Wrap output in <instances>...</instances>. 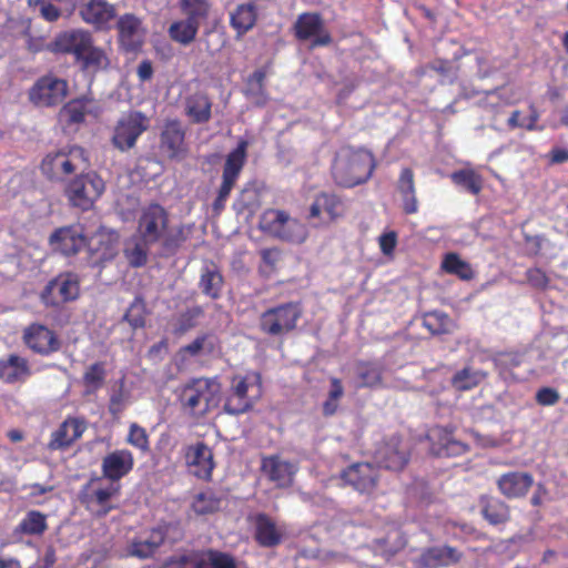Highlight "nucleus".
Masks as SVG:
<instances>
[{"label": "nucleus", "instance_id": "774afa93", "mask_svg": "<svg viewBox=\"0 0 568 568\" xmlns=\"http://www.w3.org/2000/svg\"><path fill=\"white\" fill-rule=\"evenodd\" d=\"M397 243V235L395 232L384 233L379 236V247L385 255H389Z\"/></svg>", "mask_w": 568, "mask_h": 568}, {"label": "nucleus", "instance_id": "a878e982", "mask_svg": "<svg viewBox=\"0 0 568 568\" xmlns=\"http://www.w3.org/2000/svg\"><path fill=\"white\" fill-rule=\"evenodd\" d=\"M432 453L438 457L460 456L468 450V446L453 437V432L447 427L436 426L429 434Z\"/></svg>", "mask_w": 568, "mask_h": 568}, {"label": "nucleus", "instance_id": "dca6fc26", "mask_svg": "<svg viewBox=\"0 0 568 568\" xmlns=\"http://www.w3.org/2000/svg\"><path fill=\"white\" fill-rule=\"evenodd\" d=\"M185 464L190 471L199 479L211 480L215 467L212 449L204 443L197 442L185 448Z\"/></svg>", "mask_w": 568, "mask_h": 568}, {"label": "nucleus", "instance_id": "f8f14e48", "mask_svg": "<svg viewBox=\"0 0 568 568\" xmlns=\"http://www.w3.org/2000/svg\"><path fill=\"white\" fill-rule=\"evenodd\" d=\"M248 143L245 140L239 142L237 146L231 151L225 160L222 173V183L217 191V196L213 202V210L220 213L227 197L231 194L246 161Z\"/></svg>", "mask_w": 568, "mask_h": 568}, {"label": "nucleus", "instance_id": "9d476101", "mask_svg": "<svg viewBox=\"0 0 568 568\" xmlns=\"http://www.w3.org/2000/svg\"><path fill=\"white\" fill-rule=\"evenodd\" d=\"M149 126L150 119L141 111L132 110L122 114L113 128L111 138L113 148L120 152L132 150Z\"/></svg>", "mask_w": 568, "mask_h": 568}, {"label": "nucleus", "instance_id": "72a5a7b5", "mask_svg": "<svg viewBox=\"0 0 568 568\" xmlns=\"http://www.w3.org/2000/svg\"><path fill=\"white\" fill-rule=\"evenodd\" d=\"M78 64L82 71L92 74L106 71L111 65L110 51L95 47L94 41H92L90 49L83 53Z\"/></svg>", "mask_w": 568, "mask_h": 568}, {"label": "nucleus", "instance_id": "aec40b11", "mask_svg": "<svg viewBox=\"0 0 568 568\" xmlns=\"http://www.w3.org/2000/svg\"><path fill=\"white\" fill-rule=\"evenodd\" d=\"M134 467V456L131 450L115 449L108 453L101 462V473L104 479L110 484L120 481L129 475Z\"/></svg>", "mask_w": 568, "mask_h": 568}, {"label": "nucleus", "instance_id": "a211bd4d", "mask_svg": "<svg viewBox=\"0 0 568 568\" xmlns=\"http://www.w3.org/2000/svg\"><path fill=\"white\" fill-rule=\"evenodd\" d=\"M87 428L84 418L68 416L51 434L48 448L50 450L68 449L82 437Z\"/></svg>", "mask_w": 568, "mask_h": 568}, {"label": "nucleus", "instance_id": "7c9ffc66", "mask_svg": "<svg viewBox=\"0 0 568 568\" xmlns=\"http://www.w3.org/2000/svg\"><path fill=\"white\" fill-rule=\"evenodd\" d=\"M191 561L193 568H237L231 554L212 548L195 552Z\"/></svg>", "mask_w": 568, "mask_h": 568}, {"label": "nucleus", "instance_id": "0e129e2a", "mask_svg": "<svg viewBox=\"0 0 568 568\" xmlns=\"http://www.w3.org/2000/svg\"><path fill=\"white\" fill-rule=\"evenodd\" d=\"M390 538L395 539V545L389 547V548H387V551L390 555H394V554L398 552L399 550H402L405 547L406 539H405L404 535L399 530L395 529V530L390 531L385 539L378 540V545L381 547H386L387 546V541Z\"/></svg>", "mask_w": 568, "mask_h": 568}, {"label": "nucleus", "instance_id": "2f4dec72", "mask_svg": "<svg viewBox=\"0 0 568 568\" xmlns=\"http://www.w3.org/2000/svg\"><path fill=\"white\" fill-rule=\"evenodd\" d=\"M480 513L483 517L494 526L506 524L510 519L509 506L498 497L481 495L479 497Z\"/></svg>", "mask_w": 568, "mask_h": 568}, {"label": "nucleus", "instance_id": "0eeeda50", "mask_svg": "<svg viewBox=\"0 0 568 568\" xmlns=\"http://www.w3.org/2000/svg\"><path fill=\"white\" fill-rule=\"evenodd\" d=\"M119 494V485H105L102 478L92 477L81 487L79 501L92 517L100 519L116 509L114 498L118 497Z\"/></svg>", "mask_w": 568, "mask_h": 568}, {"label": "nucleus", "instance_id": "c03bdc74", "mask_svg": "<svg viewBox=\"0 0 568 568\" xmlns=\"http://www.w3.org/2000/svg\"><path fill=\"white\" fill-rule=\"evenodd\" d=\"M486 377L487 374L481 371L464 367L453 375L450 384L456 390L465 392L477 387Z\"/></svg>", "mask_w": 568, "mask_h": 568}, {"label": "nucleus", "instance_id": "5fc2aeb1", "mask_svg": "<svg viewBox=\"0 0 568 568\" xmlns=\"http://www.w3.org/2000/svg\"><path fill=\"white\" fill-rule=\"evenodd\" d=\"M450 179L456 185L474 195L478 194L483 186L481 178L473 170L453 172Z\"/></svg>", "mask_w": 568, "mask_h": 568}, {"label": "nucleus", "instance_id": "69168bd1", "mask_svg": "<svg viewBox=\"0 0 568 568\" xmlns=\"http://www.w3.org/2000/svg\"><path fill=\"white\" fill-rule=\"evenodd\" d=\"M126 398L123 390L120 388L114 392L109 400V412L112 416H119L125 408Z\"/></svg>", "mask_w": 568, "mask_h": 568}, {"label": "nucleus", "instance_id": "ddd939ff", "mask_svg": "<svg viewBox=\"0 0 568 568\" xmlns=\"http://www.w3.org/2000/svg\"><path fill=\"white\" fill-rule=\"evenodd\" d=\"M68 82L52 73L39 78L29 91L30 101L38 106H54L68 95Z\"/></svg>", "mask_w": 568, "mask_h": 568}, {"label": "nucleus", "instance_id": "de8ad7c7", "mask_svg": "<svg viewBox=\"0 0 568 568\" xmlns=\"http://www.w3.org/2000/svg\"><path fill=\"white\" fill-rule=\"evenodd\" d=\"M47 529V516L39 510L28 511L16 528L17 531L30 536H40Z\"/></svg>", "mask_w": 568, "mask_h": 568}, {"label": "nucleus", "instance_id": "20e7f679", "mask_svg": "<svg viewBox=\"0 0 568 568\" xmlns=\"http://www.w3.org/2000/svg\"><path fill=\"white\" fill-rule=\"evenodd\" d=\"M262 376L257 372L244 376L236 375L231 381L223 409L226 414L239 416L253 409L261 396Z\"/></svg>", "mask_w": 568, "mask_h": 568}, {"label": "nucleus", "instance_id": "9b49d317", "mask_svg": "<svg viewBox=\"0 0 568 568\" xmlns=\"http://www.w3.org/2000/svg\"><path fill=\"white\" fill-rule=\"evenodd\" d=\"M302 314L300 303L290 302L271 307L262 313L260 328L270 336L285 335L295 329Z\"/></svg>", "mask_w": 568, "mask_h": 568}, {"label": "nucleus", "instance_id": "2eb2a0df", "mask_svg": "<svg viewBox=\"0 0 568 568\" xmlns=\"http://www.w3.org/2000/svg\"><path fill=\"white\" fill-rule=\"evenodd\" d=\"M294 31L298 40L312 39L311 48L327 45L332 42V37L325 30L324 21L318 13L300 14L294 23Z\"/></svg>", "mask_w": 568, "mask_h": 568}, {"label": "nucleus", "instance_id": "ea45409f", "mask_svg": "<svg viewBox=\"0 0 568 568\" xmlns=\"http://www.w3.org/2000/svg\"><path fill=\"white\" fill-rule=\"evenodd\" d=\"M398 191L403 200V210L406 214H414L418 211L414 173L410 169L404 168L398 179Z\"/></svg>", "mask_w": 568, "mask_h": 568}, {"label": "nucleus", "instance_id": "cd10ccee", "mask_svg": "<svg viewBox=\"0 0 568 568\" xmlns=\"http://www.w3.org/2000/svg\"><path fill=\"white\" fill-rule=\"evenodd\" d=\"M254 539L264 548H273L282 544L285 530L266 514L260 513L254 518Z\"/></svg>", "mask_w": 568, "mask_h": 568}, {"label": "nucleus", "instance_id": "4d7b16f0", "mask_svg": "<svg viewBox=\"0 0 568 568\" xmlns=\"http://www.w3.org/2000/svg\"><path fill=\"white\" fill-rule=\"evenodd\" d=\"M105 375L104 363L95 362L85 369L82 381L85 387L91 390H97L102 387Z\"/></svg>", "mask_w": 568, "mask_h": 568}, {"label": "nucleus", "instance_id": "8fccbe9b", "mask_svg": "<svg viewBox=\"0 0 568 568\" xmlns=\"http://www.w3.org/2000/svg\"><path fill=\"white\" fill-rule=\"evenodd\" d=\"M204 316V310L201 306H192L181 312L175 318L174 333L184 334L196 327Z\"/></svg>", "mask_w": 568, "mask_h": 568}, {"label": "nucleus", "instance_id": "f03ea898", "mask_svg": "<svg viewBox=\"0 0 568 568\" xmlns=\"http://www.w3.org/2000/svg\"><path fill=\"white\" fill-rule=\"evenodd\" d=\"M138 233L144 243L161 242L164 254H173L184 242L183 231L169 227L168 212L156 203L141 210Z\"/></svg>", "mask_w": 568, "mask_h": 568}, {"label": "nucleus", "instance_id": "c85d7f7f", "mask_svg": "<svg viewBox=\"0 0 568 568\" xmlns=\"http://www.w3.org/2000/svg\"><path fill=\"white\" fill-rule=\"evenodd\" d=\"M377 458L384 468L399 471L408 463V452L399 438L392 437L378 449Z\"/></svg>", "mask_w": 568, "mask_h": 568}, {"label": "nucleus", "instance_id": "c756f323", "mask_svg": "<svg viewBox=\"0 0 568 568\" xmlns=\"http://www.w3.org/2000/svg\"><path fill=\"white\" fill-rule=\"evenodd\" d=\"M491 361L498 375L505 382H518L520 379L517 369L525 363L524 353L515 351L498 352Z\"/></svg>", "mask_w": 568, "mask_h": 568}, {"label": "nucleus", "instance_id": "473e14b6", "mask_svg": "<svg viewBox=\"0 0 568 568\" xmlns=\"http://www.w3.org/2000/svg\"><path fill=\"white\" fill-rule=\"evenodd\" d=\"M30 374V367L24 357L11 354L6 359H0V379L8 384L24 381Z\"/></svg>", "mask_w": 568, "mask_h": 568}, {"label": "nucleus", "instance_id": "58836bf2", "mask_svg": "<svg viewBox=\"0 0 568 568\" xmlns=\"http://www.w3.org/2000/svg\"><path fill=\"white\" fill-rule=\"evenodd\" d=\"M97 105L89 97H81L68 102L61 110V114L69 123H82L87 114L95 113Z\"/></svg>", "mask_w": 568, "mask_h": 568}, {"label": "nucleus", "instance_id": "864d4df0", "mask_svg": "<svg viewBox=\"0 0 568 568\" xmlns=\"http://www.w3.org/2000/svg\"><path fill=\"white\" fill-rule=\"evenodd\" d=\"M152 243H144L143 240H130L125 243L124 255L131 266L140 267L146 263L148 246Z\"/></svg>", "mask_w": 568, "mask_h": 568}, {"label": "nucleus", "instance_id": "13d9d810", "mask_svg": "<svg viewBox=\"0 0 568 568\" xmlns=\"http://www.w3.org/2000/svg\"><path fill=\"white\" fill-rule=\"evenodd\" d=\"M126 443L140 449L142 453H148L150 450L149 435L145 428L136 423H132L130 425Z\"/></svg>", "mask_w": 568, "mask_h": 568}, {"label": "nucleus", "instance_id": "338daca9", "mask_svg": "<svg viewBox=\"0 0 568 568\" xmlns=\"http://www.w3.org/2000/svg\"><path fill=\"white\" fill-rule=\"evenodd\" d=\"M222 282V276L217 271V267L211 263L204 265L201 273L200 284H220Z\"/></svg>", "mask_w": 568, "mask_h": 568}, {"label": "nucleus", "instance_id": "f257e3e1", "mask_svg": "<svg viewBox=\"0 0 568 568\" xmlns=\"http://www.w3.org/2000/svg\"><path fill=\"white\" fill-rule=\"evenodd\" d=\"M50 243L55 251L67 256L74 255L84 246H88L91 252L98 254V260L100 261L112 257L116 250V236L114 233L99 231L88 241L80 225L57 230L50 236Z\"/></svg>", "mask_w": 568, "mask_h": 568}, {"label": "nucleus", "instance_id": "603ef678", "mask_svg": "<svg viewBox=\"0 0 568 568\" xmlns=\"http://www.w3.org/2000/svg\"><path fill=\"white\" fill-rule=\"evenodd\" d=\"M442 267L447 273L457 275L462 281H470L474 277L471 266L455 253H448L445 256Z\"/></svg>", "mask_w": 568, "mask_h": 568}, {"label": "nucleus", "instance_id": "e2e57ef3", "mask_svg": "<svg viewBox=\"0 0 568 568\" xmlns=\"http://www.w3.org/2000/svg\"><path fill=\"white\" fill-rule=\"evenodd\" d=\"M535 399L541 406H554L559 402L560 395L552 387H541L537 390Z\"/></svg>", "mask_w": 568, "mask_h": 568}, {"label": "nucleus", "instance_id": "49530a36", "mask_svg": "<svg viewBox=\"0 0 568 568\" xmlns=\"http://www.w3.org/2000/svg\"><path fill=\"white\" fill-rule=\"evenodd\" d=\"M222 498L213 490L201 491L193 497L191 508L196 515H211L220 510Z\"/></svg>", "mask_w": 568, "mask_h": 568}, {"label": "nucleus", "instance_id": "e433bc0d", "mask_svg": "<svg viewBox=\"0 0 568 568\" xmlns=\"http://www.w3.org/2000/svg\"><path fill=\"white\" fill-rule=\"evenodd\" d=\"M257 11L253 3L239 4L230 13V24L236 31V37L242 38L256 23Z\"/></svg>", "mask_w": 568, "mask_h": 568}, {"label": "nucleus", "instance_id": "6e6d98bb", "mask_svg": "<svg viewBox=\"0 0 568 568\" xmlns=\"http://www.w3.org/2000/svg\"><path fill=\"white\" fill-rule=\"evenodd\" d=\"M266 73L263 70H256L248 79L247 94L254 99V103L257 105H264L267 101L265 94L264 81Z\"/></svg>", "mask_w": 568, "mask_h": 568}, {"label": "nucleus", "instance_id": "39448f33", "mask_svg": "<svg viewBox=\"0 0 568 568\" xmlns=\"http://www.w3.org/2000/svg\"><path fill=\"white\" fill-rule=\"evenodd\" d=\"M89 165L87 152L79 145H67L49 152L42 160L40 170L50 181H63L65 176L84 170Z\"/></svg>", "mask_w": 568, "mask_h": 568}, {"label": "nucleus", "instance_id": "f704fd0d", "mask_svg": "<svg viewBox=\"0 0 568 568\" xmlns=\"http://www.w3.org/2000/svg\"><path fill=\"white\" fill-rule=\"evenodd\" d=\"M165 540V532L161 528H153L146 539L135 538L129 547V554L140 559L152 557Z\"/></svg>", "mask_w": 568, "mask_h": 568}, {"label": "nucleus", "instance_id": "f3484780", "mask_svg": "<svg viewBox=\"0 0 568 568\" xmlns=\"http://www.w3.org/2000/svg\"><path fill=\"white\" fill-rule=\"evenodd\" d=\"M23 342L32 352L45 356L59 351L61 346L57 334L38 323L24 328Z\"/></svg>", "mask_w": 568, "mask_h": 568}, {"label": "nucleus", "instance_id": "3c124183", "mask_svg": "<svg viewBox=\"0 0 568 568\" xmlns=\"http://www.w3.org/2000/svg\"><path fill=\"white\" fill-rule=\"evenodd\" d=\"M329 384L327 397L322 405V413L325 417H331L337 413L339 400L344 395V387L339 378L331 377Z\"/></svg>", "mask_w": 568, "mask_h": 568}, {"label": "nucleus", "instance_id": "412c9836", "mask_svg": "<svg viewBox=\"0 0 568 568\" xmlns=\"http://www.w3.org/2000/svg\"><path fill=\"white\" fill-rule=\"evenodd\" d=\"M261 470L277 488H290L298 468L278 455H271L262 458Z\"/></svg>", "mask_w": 568, "mask_h": 568}, {"label": "nucleus", "instance_id": "6e6552de", "mask_svg": "<svg viewBox=\"0 0 568 568\" xmlns=\"http://www.w3.org/2000/svg\"><path fill=\"white\" fill-rule=\"evenodd\" d=\"M260 227L271 236L291 243L301 244L307 237L306 226L282 210L264 211L260 217Z\"/></svg>", "mask_w": 568, "mask_h": 568}, {"label": "nucleus", "instance_id": "4468645a", "mask_svg": "<svg viewBox=\"0 0 568 568\" xmlns=\"http://www.w3.org/2000/svg\"><path fill=\"white\" fill-rule=\"evenodd\" d=\"M341 479L359 494L372 495L379 481V469L371 463H355L341 473Z\"/></svg>", "mask_w": 568, "mask_h": 568}, {"label": "nucleus", "instance_id": "6ab92c4d", "mask_svg": "<svg viewBox=\"0 0 568 568\" xmlns=\"http://www.w3.org/2000/svg\"><path fill=\"white\" fill-rule=\"evenodd\" d=\"M93 37L90 31L72 29L60 32L55 37L53 49L55 52L73 55L74 61L78 63L83 53L90 49Z\"/></svg>", "mask_w": 568, "mask_h": 568}, {"label": "nucleus", "instance_id": "bb28decb", "mask_svg": "<svg viewBox=\"0 0 568 568\" xmlns=\"http://www.w3.org/2000/svg\"><path fill=\"white\" fill-rule=\"evenodd\" d=\"M184 136L185 132L180 121H168L160 138L162 153L169 159L182 158L185 153Z\"/></svg>", "mask_w": 568, "mask_h": 568}, {"label": "nucleus", "instance_id": "09e8293b", "mask_svg": "<svg viewBox=\"0 0 568 568\" xmlns=\"http://www.w3.org/2000/svg\"><path fill=\"white\" fill-rule=\"evenodd\" d=\"M180 8L186 19L200 27L209 18L211 3L209 0H181Z\"/></svg>", "mask_w": 568, "mask_h": 568}, {"label": "nucleus", "instance_id": "680f3d73", "mask_svg": "<svg viewBox=\"0 0 568 568\" xmlns=\"http://www.w3.org/2000/svg\"><path fill=\"white\" fill-rule=\"evenodd\" d=\"M209 337V334H201L192 343L185 345L182 351L191 356L199 355L203 349H206L210 353L214 349V345L207 343Z\"/></svg>", "mask_w": 568, "mask_h": 568}, {"label": "nucleus", "instance_id": "a19ab883", "mask_svg": "<svg viewBox=\"0 0 568 568\" xmlns=\"http://www.w3.org/2000/svg\"><path fill=\"white\" fill-rule=\"evenodd\" d=\"M79 286H44L40 298L45 306L60 307L79 297Z\"/></svg>", "mask_w": 568, "mask_h": 568}, {"label": "nucleus", "instance_id": "4be33fe9", "mask_svg": "<svg viewBox=\"0 0 568 568\" xmlns=\"http://www.w3.org/2000/svg\"><path fill=\"white\" fill-rule=\"evenodd\" d=\"M79 14L97 30H109L116 17V8L106 0H88L80 7Z\"/></svg>", "mask_w": 568, "mask_h": 568}, {"label": "nucleus", "instance_id": "393cba45", "mask_svg": "<svg viewBox=\"0 0 568 568\" xmlns=\"http://www.w3.org/2000/svg\"><path fill=\"white\" fill-rule=\"evenodd\" d=\"M534 483V476L528 471H508L498 477L496 485L507 499H520L528 494Z\"/></svg>", "mask_w": 568, "mask_h": 568}, {"label": "nucleus", "instance_id": "b1692460", "mask_svg": "<svg viewBox=\"0 0 568 568\" xmlns=\"http://www.w3.org/2000/svg\"><path fill=\"white\" fill-rule=\"evenodd\" d=\"M463 552L456 547L444 545L425 548L416 560L417 568H444L458 564Z\"/></svg>", "mask_w": 568, "mask_h": 568}, {"label": "nucleus", "instance_id": "c9c22d12", "mask_svg": "<svg viewBox=\"0 0 568 568\" xmlns=\"http://www.w3.org/2000/svg\"><path fill=\"white\" fill-rule=\"evenodd\" d=\"M344 207L341 199L333 193H320L310 207L308 219L320 217L326 213L331 221L343 214Z\"/></svg>", "mask_w": 568, "mask_h": 568}, {"label": "nucleus", "instance_id": "423d86ee", "mask_svg": "<svg viewBox=\"0 0 568 568\" xmlns=\"http://www.w3.org/2000/svg\"><path fill=\"white\" fill-rule=\"evenodd\" d=\"M220 389L216 378H192L182 386L179 400L192 415H205L214 406Z\"/></svg>", "mask_w": 568, "mask_h": 568}, {"label": "nucleus", "instance_id": "bf43d9fd", "mask_svg": "<svg viewBox=\"0 0 568 568\" xmlns=\"http://www.w3.org/2000/svg\"><path fill=\"white\" fill-rule=\"evenodd\" d=\"M124 320L133 328L144 327V325H145L144 305L139 298H135V301L130 305L129 310L124 314Z\"/></svg>", "mask_w": 568, "mask_h": 568}, {"label": "nucleus", "instance_id": "7ed1b4c3", "mask_svg": "<svg viewBox=\"0 0 568 568\" xmlns=\"http://www.w3.org/2000/svg\"><path fill=\"white\" fill-rule=\"evenodd\" d=\"M374 169L375 160L369 151L343 146L335 154L332 176L337 185L354 187L365 183L372 176Z\"/></svg>", "mask_w": 568, "mask_h": 568}, {"label": "nucleus", "instance_id": "79ce46f5", "mask_svg": "<svg viewBox=\"0 0 568 568\" xmlns=\"http://www.w3.org/2000/svg\"><path fill=\"white\" fill-rule=\"evenodd\" d=\"M422 323L432 335L452 334L457 327L455 321L440 311L426 312L422 317Z\"/></svg>", "mask_w": 568, "mask_h": 568}, {"label": "nucleus", "instance_id": "5701e85b", "mask_svg": "<svg viewBox=\"0 0 568 568\" xmlns=\"http://www.w3.org/2000/svg\"><path fill=\"white\" fill-rule=\"evenodd\" d=\"M119 42L129 52L136 51L144 42L145 29L142 20L133 13H124L116 21Z\"/></svg>", "mask_w": 568, "mask_h": 568}, {"label": "nucleus", "instance_id": "052dcab7", "mask_svg": "<svg viewBox=\"0 0 568 568\" xmlns=\"http://www.w3.org/2000/svg\"><path fill=\"white\" fill-rule=\"evenodd\" d=\"M29 6L48 22H54L61 16V10L45 0H29Z\"/></svg>", "mask_w": 568, "mask_h": 568}, {"label": "nucleus", "instance_id": "1a4fd4ad", "mask_svg": "<svg viewBox=\"0 0 568 568\" xmlns=\"http://www.w3.org/2000/svg\"><path fill=\"white\" fill-rule=\"evenodd\" d=\"M104 182L95 172L78 174L64 187V195L70 205L82 211L92 209L104 192Z\"/></svg>", "mask_w": 568, "mask_h": 568}, {"label": "nucleus", "instance_id": "a18cd8bd", "mask_svg": "<svg viewBox=\"0 0 568 568\" xmlns=\"http://www.w3.org/2000/svg\"><path fill=\"white\" fill-rule=\"evenodd\" d=\"M356 375L361 381L359 387H377L383 381V367L374 362H359L356 365Z\"/></svg>", "mask_w": 568, "mask_h": 568}, {"label": "nucleus", "instance_id": "4c0bfd02", "mask_svg": "<svg viewBox=\"0 0 568 568\" xmlns=\"http://www.w3.org/2000/svg\"><path fill=\"white\" fill-rule=\"evenodd\" d=\"M212 102L204 93H194L185 100V114L196 124L206 123L211 119Z\"/></svg>", "mask_w": 568, "mask_h": 568}, {"label": "nucleus", "instance_id": "37998d69", "mask_svg": "<svg viewBox=\"0 0 568 568\" xmlns=\"http://www.w3.org/2000/svg\"><path fill=\"white\" fill-rule=\"evenodd\" d=\"M199 29L200 27L195 22L185 18L174 21L169 27L168 32L173 41L182 45H189L195 40Z\"/></svg>", "mask_w": 568, "mask_h": 568}]
</instances>
